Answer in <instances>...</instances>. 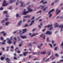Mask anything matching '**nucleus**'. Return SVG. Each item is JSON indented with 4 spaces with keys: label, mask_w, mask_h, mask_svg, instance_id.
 <instances>
[{
    "label": "nucleus",
    "mask_w": 63,
    "mask_h": 63,
    "mask_svg": "<svg viewBox=\"0 0 63 63\" xmlns=\"http://www.w3.org/2000/svg\"><path fill=\"white\" fill-rule=\"evenodd\" d=\"M47 3V1L44 2L43 3V4H46Z\"/></svg>",
    "instance_id": "obj_37"
},
{
    "label": "nucleus",
    "mask_w": 63,
    "mask_h": 63,
    "mask_svg": "<svg viewBox=\"0 0 63 63\" xmlns=\"http://www.w3.org/2000/svg\"><path fill=\"white\" fill-rule=\"evenodd\" d=\"M34 17H32V18H31V19H34Z\"/></svg>",
    "instance_id": "obj_61"
},
{
    "label": "nucleus",
    "mask_w": 63,
    "mask_h": 63,
    "mask_svg": "<svg viewBox=\"0 0 63 63\" xmlns=\"http://www.w3.org/2000/svg\"><path fill=\"white\" fill-rule=\"evenodd\" d=\"M21 2H22L21 1H20L19 2L20 3H21V5H20V6L22 7V6H23V4H24V2H23L22 3Z\"/></svg>",
    "instance_id": "obj_13"
},
{
    "label": "nucleus",
    "mask_w": 63,
    "mask_h": 63,
    "mask_svg": "<svg viewBox=\"0 0 63 63\" xmlns=\"http://www.w3.org/2000/svg\"><path fill=\"white\" fill-rule=\"evenodd\" d=\"M34 20H33L31 22V23H32V24H33V23H34Z\"/></svg>",
    "instance_id": "obj_43"
},
{
    "label": "nucleus",
    "mask_w": 63,
    "mask_h": 63,
    "mask_svg": "<svg viewBox=\"0 0 63 63\" xmlns=\"http://www.w3.org/2000/svg\"><path fill=\"white\" fill-rule=\"evenodd\" d=\"M31 21V20L29 19L27 21V22H28V23L30 22Z\"/></svg>",
    "instance_id": "obj_36"
},
{
    "label": "nucleus",
    "mask_w": 63,
    "mask_h": 63,
    "mask_svg": "<svg viewBox=\"0 0 63 63\" xmlns=\"http://www.w3.org/2000/svg\"><path fill=\"white\" fill-rule=\"evenodd\" d=\"M17 49H18V48H17V47H16L15 49V50L16 52H17V51H16Z\"/></svg>",
    "instance_id": "obj_48"
},
{
    "label": "nucleus",
    "mask_w": 63,
    "mask_h": 63,
    "mask_svg": "<svg viewBox=\"0 0 63 63\" xmlns=\"http://www.w3.org/2000/svg\"><path fill=\"white\" fill-rule=\"evenodd\" d=\"M0 10H3V8L2 7H1L0 8Z\"/></svg>",
    "instance_id": "obj_41"
},
{
    "label": "nucleus",
    "mask_w": 63,
    "mask_h": 63,
    "mask_svg": "<svg viewBox=\"0 0 63 63\" xmlns=\"http://www.w3.org/2000/svg\"><path fill=\"white\" fill-rule=\"evenodd\" d=\"M10 23H10V22H7L6 23V24H5V25H7L8 26L9 25V24H10Z\"/></svg>",
    "instance_id": "obj_20"
},
{
    "label": "nucleus",
    "mask_w": 63,
    "mask_h": 63,
    "mask_svg": "<svg viewBox=\"0 0 63 63\" xmlns=\"http://www.w3.org/2000/svg\"><path fill=\"white\" fill-rule=\"evenodd\" d=\"M19 47H21V46H22V44H19Z\"/></svg>",
    "instance_id": "obj_58"
},
{
    "label": "nucleus",
    "mask_w": 63,
    "mask_h": 63,
    "mask_svg": "<svg viewBox=\"0 0 63 63\" xmlns=\"http://www.w3.org/2000/svg\"><path fill=\"white\" fill-rule=\"evenodd\" d=\"M49 46H50V47H52V45L51 44H49Z\"/></svg>",
    "instance_id": "obj_40"
},
{
    "label": "nucleus",
    "mask_w": 63,
    "mask_h": 63,
    "mask_svg": "<svg viewBox=\"0 0 63 63\" xmlns=\"http://www.w3.org/2000/svg\"><path fill=\"white\" fill-rule=\"evenodd\" d=\"M12 7L11 6H10L9 8H8L9 9H10V10H11L12 9Z\"/></svg>",
    "instance_id": "obj_35"
},
{
    "label": "nucleus",
    "mask_w": 63,
    "mask_h": 63,
    "mask_svg": "<svg viewBox=\"0 0 63 63\" xmlns=\"http://www.w3.org/2000/svg\"><path fill=\"white\" fill-rule=\"evenodd\" d=\"M5 19L6 20V21H7V20H8V18H5Z\"/></svg>",
    "instance_id": "obj_32"
},
{
    "label": "nucleus",
    "mask_w": 63,
    "mask_h": 63,
    "mask_svg": "<svg viewBox=\"0 0 63 63\" xmlns=\"http://www.w3.org/2000/svg\"><path fill=\"white\" fill-rule=\"evenodd\" d=\"M27 53H28V52H24L23 53V55H24V56H26V54Z\"/></svg>",
    "instance_id": "obj_18"
},
{
    "label": "nucleus",
    "mask_w": 63,
    "mask_h": 63,
    "mask_svg": "<svg viewBox=\"0 0 63 63\" xmlns=\"http://www.w3.org/2000/svg\"><path fill=\"white\" fill-rule=\"evenodd\" d=\"M28 10L29 11V12H32V11H33V10L31 9L30 8L28 7Z\"/></svg>",
    "instance_id": "obj_14"
},
{
    "label": "nucleus",
    "mask_w": 63,
    "mask_h": 63,
    "mask_svg": "<svg viewBox=\"0 0 63 63\" xmlns=\"http://www.w3.org/2000/svg\"><path fill=\"white\" fill-rule=\"evenodd\" d=\"M41 54H45L46 53V51L44 52H41Z\"/></svg>",
    "instance_id": "obj_26"
},
{
    "label": "nucleus",
    "mask_w": 63,
    "mask_h": 63,
    "mask_svg": "<svg viewBox=\"0 0 63 63\" xmlns=\"http://www.w3.org/2000/svg\"><path fill=\"white\" fill-rule=\"evenodd\" d=\"M51 16H52V15L51 14H50L49 15V17H51Z\"/></svg>",
    "instance_id": "obj_49"
},
{
    "label": "nucleus",
    "mask_w": 63,
    "mask_h": 63,
    "mask_svg": "<svg viewBox=\"0 0 63 63\" xmlns=\"http://www.w3.org/2000/svg\"><path fill=\"white\" fill-rule=\"evenodd\" d=\"M5 60L6 61V62L8 63H10L9 62L11 61V60L10 59V58H7L5 59Z\"/></svg>",
    "instance_id": "obj_4"
},
{
    "label": "nucleus",
    "mask_w": 63,
    "mask_h": 63,
    "mask_svg": "<svg viewBox=\"0 0 63 63\" xmlns=\"http://www.w3.org/2000/svg\"><path fill=\"white\" fill-rule=\"evenodd\" d=\"M59 28H63V25L61 24L60 25L59 27Z\"/></svg>",
    "instance_id": "obj_22"
},
{
    "label": "nucleus",
    "mask_w": 63,
    "mask_h": 63,
    "mask_svg": "<svg viewBox=\"0 0 63 63\" xmlns=\"http://www.w3.org/2000/svg\"><path fill=\"white\" fill-rule=\"evenodd\" d=\"M11 48H12V49H14V47H13V46H12L11 47Z\"/></svg>",
    "instance_id": "obj_62"
},
{
    "label": "nucleus",
    "mask_w": 63,
    "mask_h": 63,
    "mask_svg": "<svg viewBox=\"0 0 63 63\" xmlns=\"http://www.w3.org/2000/svg\"><path fill=\"white\" fill-rule=\"evenodd\" d=\"M42 12L41 11H40L39 12H37L36 13V14H37V13H41V12Z\"/></svg>",
    "instance_id": "obj_46"
},
{
    "label": "nucleus",
    "mask_w": 63,
    "mask_h": 63,
    "mask_svg": "<svg viewBox=\"0 0 63 63\" xmlns=\"http://www.w3.org/2000/svg\"><path fill=\"white\" fill-rule=\"evenodd\" d=\"M13 59L14 60H16L17 59V58L16 57H13Z\"/></svg>",
    "instance_id": "obj_29"
},
{
    "label": "nucleus",
    "mask_w": 63,
    "mask_h": 63,
    "mask_svg": "<svg viewBox=\"0 0 63 63\" xmlns=\"http://www.w3.org/2000/svg\"><path fill=\"white\" fill-rule=\"evenodd\" d=\"M45 34L46 35H47V34L51 35L52 34V32L47 31L45 33Z\"/></svg>",
    "instance_id": "obj_3"
},
{
    "label": "nucleus",
    "mask_w": 63,
    "mask_h": 63,
    "mask_svg": "<svg viewBox=\"0 0 63 63\" xmlns=\"http://www.w3.org/2000/svg\"><path fill=\"white\" fill-rule=\"evenodd\" d=\"M26 19H23V22H25V21L26 20Z\"/></svg>",
    "instance_id": "obj_51"
},
{
    "label": "nucleus",
    "mask_w": 63,
    "mask_h": 63,
    "mask_svg": "<svg viewBox=\"0 0 63 63\" xmlns=\"http://www.w3.org/2000/svg\"><path fill=\"white\" fill-rule=\"evenodd\" d=\"M63 17V16H61V17H60V19H62V18Z\"/></svg>",
    "instance_id": "obj_57"
},
{
    "label": "nucleus",
    "mask_w": 63,
    "mask_h": 63,
    "mask_svg": "<svg viewBox=\"0 0 63 63\" xmlns=\"http://www.w3.org/2000/svg\"><path fill=\"white\" fill-rule=\"evenodd\" d=\"M18 16L19 17H20V16H18V14H17L16 15V17H17Z\"/></svg>",
    "instance_id": "obj_44"
},
{
    "label": "nucleus",
    "mask_w": 63,
    "mask_h": 63,
    "mask_svg": "<svg viewBox=\"0 0 63 63\" xmlns=\"http://www.w3.org/2000/svg\"><path fill=\"white\" fill-rule=\"evenodd\" d=\"M22 23V20H21L19 21L18 24V25H20L21 24V23Z\"/></svg>",
    "instance_id": "obj_19"
},
{
    "label": "nucleus",
    "mask_w": 63,
    "mask_h": 63,
    "mask_svg": "<svg viewBox=\"0 0 63 63\" xmlns=\"http://www.w3.org/2000/svg\"><path fill=\"white\" fill-rule=\"evenodd\" d=\"M6 3L7 2H6V1H3V3L2 5V6H7V5H8V4H9V3H8L6 4Z\"/></svg>",
    "instance_id": "obj_1"
},
{
    "label": "nucleus",
    "mask_w": 63,
    "mask_h": 63,
    "mask_svg": "<svg viewBox=\"0 0 63 63\" xmlns=\"http://www.w3.org/2000/svg\"><path fill=\"white\" fill-rule=\"evenodd\" d=\"M14 39L15 41H16V37H14Z\"/></svg>",
    "instance_id": "obj_53"
},
{
    "label": "nucleus",
    "mask_w": 63,
    "mask_h": 63,
    "mask_svg": "<svg viewBox=\"0 0 63 63\" xmlns=\"http://www.w3.org/2000/svg\"><path fill=\"white\" fill-rule=\"evenodd\" d=\"M48 9V7H46L43 9V12H44V11H45L46 10V9Z\"/></svg>",
    "instance_id": "obj_12"
},
{
    "label": "nucleus",
    "mask_w": 63,
    "mask_h": 63,
    "mask_svg": "<svg viewBox=\"0 0 63 63\" xmlns=\"http://www.w3.org/2000/svg\"><path fill=\"white\" fill-rule=\"evenodd\" d=\"M56 12L57 13H56V15H57L60 12V10H58V9H57L56 10Z\"/></svg>",
    "instance_id": "obj_5"
},
{
    "label": "nucleus",
    "mask_w": 63,
    "mask_h": 63,
    "mask_svg": "<svg viewBox=\"0 0 63 63\" xmlns=\"http://www.w3.org/2000/svg\"><path fill=\"white\" fill-rule=\"evenodd\" d=\"M30 47H32V44H31V43H30L28 45Z\"/></svg>",
    "instance_id": "obj_28"
},
{
    "label": "nucleus",
    "mask_w": 63,
    "mask_h": 63,
    "mask_svg": "<svg viewBox=\"0 0 63 63\" xmlns=\"http://www.w3.org/2000/svg\"><path fill=\"white\" fill-rule=\"evenodd\" d=\"M16 1V0H14L13 1H12V0H10L9 1V2L10 3H13V2H14Z\"/></svg>",
    "instance_id": "obj_17"
},
{
    "label": "nucleus",
    "mask_w": 63,
    "mask_h": 63,
    "mask_svg": "<svg viewBox=\"0 0 63 63\" xmlns=\"http://www.w3.org/2000/svg\"><path fill=\"white\" fill-rule=\"evenodd\" d=\"M58 32V31H56L55 32V34H56L57 33V32Z\"/></svg>",
    "instance_id": "obj_63"
},
{
    "label": "nucleus",
    "mask_w": 63,
    "mask_h": 63,
    "mask_svg": "<svg viewBox=\"0 0 63 63\" xmlns=\"http://www.w3.org/2000/svg\"><path fill=\"white\" fill-rule=\"evenodd\" d=\"M45 6V5H44L43 6H42V8H41V9H43V8Z\"/></svg>",
    "instance_id": "obj_42"
},
{
    "label": "nucleus",
    "mask_w": 63,
    "mask_h": 63,
    "mask_svg": "<svg viewBox=\"0 0 63 63\" xmlns=\"http://www.w3.org/2000/svg\"><path fill=\"white\" fill-rule=\"evenodd\" d=\"M14 56H16V53H15L14 54Z\"/></svg>",
    "instance_id": "obj_60"
},
{
    "label": "nucleus",
    "mask_w": 63,
    "mask_h": 63,
    "mask_svg": "<svg viewBox=\"0 0 63 63\" xmlns=\"http://www.w3.org/2000/svg\"><path fill=\"white\" fill-rule=\"evenodd\" d=\"M6 58V57H0V59L1 60H4V59L5 58Z\"/></svg>",
    "instance_id": "obj_15"
},
{
    "label": "nucleus",
    "mask_w": 63,
    "mask_h": 63,
    "mask_svg": "<svg viewBox=\"0 0 63 63\" xmlns=\"http://www.w3.org/2000/svg\"><path fill=\"white\" fill-rule=\"evenodd\" d=\"M38 47L39 48V49H40L41 47V46H38Z\"/></svg>",
    "instance_id": "obj_38"
},
{
    "label": "nucleus",
    "mask_w": 63,
    "mask_h": 63,
    "mask_svg": "<svg viewBox=\"0 0 63 63\" xmlns=\"http://www.w3.org/2000/svg\"><path fill=\"white\" fill-rule=\"evenodd\" d=\"M58 26H59V25H57L56 26H55L54 27L56 28V27H58Z\"/></svg>",
    "instance_id": "obj_31"
},
{
    "label": "nucleus",
    "mask_w": 63,
    "mask_h": 63,
    "mask_svg": "<svg viewBox=\"0 0 63 63\" xmlns=\"http://www.w3.org/2000/svg\"><path fill=\"white\" fill-rule=\"evenodd\" d=\"M3 33V35L5 36H6V33L4 32V31H2L0 32V34H1V33Z\"/></svg>",
    "instance_id": "obj_8"
},
{
    "label": "nucleus",
    "mask_w": 63,
    "mask_h": 63,
    "mask_svg": "<svg viewBox=\"0 0 63 63\" xmlns=\"http://www.w3.org/2000/svg\"><path fill=\"white\" fill-rule=\"evenodd\" d=\"M17 52H18V53H20V51H19V50H17Z\"/></svg>",
    "instance_id": "obj_55"
},
{
    "label": "nucleus",
    "mask_w": 63,
    "mask_h": 63,
    "mask_svg": "<svg viewBox=\"0 0 63 63\" xmlns=\"http://www.w3.org/2000/svg\"><path fill=\"white\" fill-rule=\"evenodd\" d=\"M4 38H3V37H1L0 38V40H3Z\"/></svg>",
    "instance_id": "obj_34"
},
{
    "label": "nucleus",
    "mask_w": 63,
    "mask_h": 63,
    "mask_svg": "<svg viewBox=\"0 0 63 63\" xmlns=\"http://www.w3.org/2000/svg\"><path fill=\"white\" fill-rule=\"evenodd\" d=\"M40 52H39V53H37L36 52H33L32 53V54H33V55H35L36 54L37 55H39V54H40Z\"/></svg>",
    "instance_id": "obj_7"
},
{
    "label": "nucleus",
    "mask_w": 63,
    "mask_h": 63,
    "mask_svg": "<svg viewBox=\"0 0 63 63\" xmlns=\"http://www.w3.org/2000/svg\"><path fill=\"white\" fill-rule=\"evenodd\" d=\"M4 22H5V20H3L1 21L2 23Z\"/></svg>",
    "instance_id": "obj_47"
},
{
    "label": "nucleus",
    "mask_w": 63,
    "mask_h": 63,
    "mask_svg": "<svg viewBox=\"0 0 63 63\" xmlns=\"http://www.w3.org/2000/svg\"><path fill=\"white\" fill-rule=\"evenodd\" d=\"M37 34H38V33H35L34 34H33L31 36V37H33V36H35V35H37Z\"/></svg>",
    "instance_id": "obj_21"
},
{
    "label": "nucleus",
    "mask_w": 63,
    "mask_h": 63,
    "mask_svg": "<svg viewBox=\"0 0 63 63\" xmlns=\"http://www.w3.org/2000/svg\"><path fill=\"white\" fill-rule=\"evenodd\" d=\"M54 10V9H52L50 11H51V12H53V11Z\"/></svg>",
    "instance_id": "obj_59"
},
{
    "label": "nucleus",
    "mask_w": 63,
    "mask_h": 63,
    "mask_svg": "<svg viewBox=\"0 0 63 63\" xmlns=\"http://www.w3.org/2000/svg\"><path fill=\"white\" fill-rule=\"evenodd\" d=\"M6 13H7V11H4L3 12V14H6Z\"/></svg>",
    "instance_id": "obj_45"
},
{
    "label": "nucleus",
    "mask_w": 63,
    "mask_h": 63,
    "mask_svg": "<svg viewBox=\"0 0 63 63\" xmlns=\"http://www.w3.org/2000/svg\"><path fill=\"white\" fill-rule=\"evenodd\" d=\"M52 25H48L47 26V27H48V28H49V27H50Z\"/></svg>",
    "instance_id": "obj_25"
},
{
    "label": "nucleus",
    "mask_w": 63,
    "mask_h": 63,
    "mask_svg": "<svg viewBox=\"0 0 63 63\" xmlns=\"http://www.w3.org/2000/svg\"><path fill=\"white\" fill-rule=\"evenodd\" d=\"M7 43H8V44H12V42L11 40H10V39H9L8 38H7Z\"/></svg>",
    "instance_id": "obj_2"
},
{
    "label": "nucleus",
    "mask_w": 63,
    "mask_h": 63,
    "mask_svg": "<svg viewBox=\"0 0 63 63\" xmlns=\"http://www.w3.org/2000/svg\"><path fill=\"white\" fill-rule=\"evenodd\" d=\"M6 43V40H4L3 41V42L1 43L2 45H4Z\"/></svg>",
    "instance_id": "obj_16"
},
{
    "label": "nucleus",
    "mask_w": 63,
    "mask_h": 63,
    "mask_svg": "<svg viewBox=\"0 0 63 63\" xmlns=\"http://www.w3.org/2000/svg\"><path fill=\"white\" fill-rule=\"evenodd\" d=\"M57 49V47H56L54 49V50H56Z\"/></svg>",
    "instance_id": "obj_64"
},
{
    "label": "nucleus",
    "mask_w": 63,
    "mask_h": 63,
    "mask_svg": "<svg viewBox=\"0 0 63 63\" xmlns=\"http://www.w3.org/2000/svg\"><path fill=\"white\" fill-rule=\"evenodd\" d=\"M23 31V32H22L23 34L25 32H26V29H23L22 30Z\"/></svg>",
    "instance_id": "obj_10"
},
{
    "label": "nucleus",
    "mask_w": 63,
    "mask_h": 63,
    "mask_svg": "<svg viewBox=\"0 0 63 63\" xmlns=\"http://www.w3.org/2000/svg\"><path fill=\"white\" fill-rule=\"evenodd\" d=\"M1 49H2L3 50H5V48L3 47L1 48Z\"/></svg>",
    "instance_id": "obj_52"
},
{
    "label": "nucleus",
    "mask_w": 63,
    "mask_h": 63,
    "mask_svg": "<svg viewBox=\"0 0 63 63\" xmlns=\"http://www.w3.org/2000/svg\"><path fill=\"white\" fill-rule=\"evenodd\" d=\"M28 26V25H27V24H25V26H24V27H25L26 26Z\"/></svg>",
    "instance_id": "obj_50"
},
{
    "label": "nucleus",
    "mask_w": 63,
    "mask_h": 63,
    "mask_svg": "<svg viewBox=\"0 0 63 63\" xmlns=\"http://www.w3.org/2000/svg\"><path fill=\"white\" fill-rule=\"evenodd\" d=\"M6 17H9V16L7 14H6Z\"/></svg>",
    "instance_id": "obj_39"
},
{
    "label": "nucleus",
    "mask_w": 63,
    "mask_h": 63,
    "mask_svg": "<svg viewBox=\"0 0 63 63\" xmlns=\"http://www.w3.org/2000/svg\"><path fill=\"white\" fill-rule=\"evenodd\" d=\"M55 56H56V57H58L59 56V55L57 54L56 53L55 54Z\"/></svg>",
    "instance_id": "obj_30"
},
{
    "label": "nucleus",
    "mask_w": 63,
    "mask_h": 63,
    "mask_svg": "<svg viewBox=\"0 0 63 63\" xmlns=\"http://www.w3.org/2000/svg\"><path fill=\"white\" fill-rule=\"evenodd\" d=\"M20 37L22 39H25V38H26V37L25 36H21Z\"/></svg>",
    "instance_id": "obj_11"
},
{
    "label": "nucleus",
    "mask_w": 63,
    "mask_h": 63,
    "mask_svg": "<svg viewBox=\"0 0 63 63\" xmlns=\"http://www.w3.org/2000/svg\"><path fill=\"white\" fill-rule=\"evenodd\" d=\"M27 16L28 18H29L30 17V15H27Z\"/></svg>",
    "instance_id": "obj_33"
},
{
    "label": "nucleus",
    "mask_w": 63,
    "mask_h": 63,
    "mask_svg": "<svg viewBox=\"0 0 63 63\" xmlns=\"http://www.w3.org/2000/svg\"><path fill=\"white\" fill-rule=\"evenodd\" d=\"M49 59H50V58H48L46 60H45V62H47V61H48V60H49Z\"/></svg>",
    "instance_id": "obj_27"
},
{
    "label": "nucleus",
    "mask_w": 63,
    "mask_h": 63,
    "mask_svg": "<svg viewBox=\"0 0 63 63\" xmlns=\"http://www.w3.org/2000/svg\"><path fill=\"white\" fill-rule=\"evenodd\" d=\"M47 42H51V41H50V40H49V38L48 37L47 38Z\"/></svg>",
    "instance_id": "obj_23"
},
{
    "label": "nucleus",
    "mask_w": 63,
    "mask_h": 63,
    "mask_svg": "<svg viewBox=\"0 0 63 63\" xmlns=\"http://www.w3.org/2000/svg\"><path fill=\"white\" fill-rule=\"evenodd\" d=\"M40 37H43V39H44V40L45 39V35L44 34H42L40 36Z\"/></svg>",
    "instance_id": "obj_9"
},
{
    "label": "nucleus",
    "mask_w": 63,
    "mask_h": 63,
    "mask_svg": "<svg viewBox=\"0 0 63 63\" xmlns=\"http://www.w3.org/2000/svg\"><path fill=\"white\" fill-rule=\"evenodd\" d=\"M29 13V12H28V11H24L22 14V15H26L27 13Z\"/></svg>",
    "instance_id": "obj_6"
},
{
    "label": "nucleus",
    "mask_w": 63,
    "mask_h": 63,
    "mask_svg": "<svg viewBox=\"0 0 63 63\" xmlns=\"http://www.w3.org/2000/svg\"><path fill=\"white\" fill-rule=\"evenodd\" d=\"M47 54L48 55H50V54H51V53H50V51H49L47 52Z\"/></svg>",
    "instance_id": "obj_24"
},
{
    "label": "nucleus",
    "mask_w": 63,
    "mask_h": 63,
    "mask_svg": "<svg viewBox=\"0 0 63 63\" xmlns=\"http://www.w3.org/2000/svg\"><path fill=\"white\" fill-rule=\"evenodd\" d=\"M40 26H42V25H43V23H40Z\"/></svg>",
    "instance_id": "obj_56"
},
{
    "label": "nucleus",
    "mask_w": 63,
    "mask_h": 63,
    "mask_svg": "<svg viewBox=\"0 0 63 63\" xmlns=\"http://www.w3.org/2000/svg\"><path fill=\"white\" fill-rule=\"evenodd\" d=\"M52 29V27H51L50 28L49 30H51Z\"/></svg>",
    "instance_id": "obj_54"
}]
</instances>
